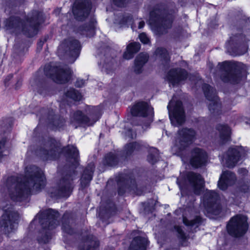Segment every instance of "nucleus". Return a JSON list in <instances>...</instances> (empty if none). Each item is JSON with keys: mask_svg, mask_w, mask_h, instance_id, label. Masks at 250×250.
<instances>
[{"mask_svg": "<svg viewBox=\"0 0 250 250\" xmlns=\"http://www.w3.org/2000/svg\"><path fill=\"white\" fill-rule=\"evenodd\" d=\"M45 185V179L42 170L35 166L25 168V176H12L6 182V187L11 199L21 202L31 194L41 191Z\"/></svg>", "mask_w": 250, "mask_h": 250, "instance_id": "f257e3e1", "label": "nucleus"}, {"mask_svg": "<svg viewBox=\"0 0 250 250\" xmlns=\"http://www.w3.org/2000/svg\"><path fill=\"white\" fill-rule=\"evenodd\" d=\"M43 21V13L34 10L27 16L10 17L5 21V26L7 30L21 32L27 37L30 38L37 34L39 25Z\"/></svg>", "mask_w": 250, "mask_h": 250, "instance_id": "f03ea898", "label": "nucleus"}, {"mask_svg": "<svg viewBox=\"0 0 250 250\" xmlns=\"http://www.w3.org/2000/svg\"><path fill=\"white\" fill-rule=\"evenodd\" d=\"M62 152L71 163L72 167H75L78 163L79 151L73 146H68L62 149L54 139H50L38 150L37 154L43 161L54 160L60 157Z\"/></svg>", "mask_w": 250, "mask_h": 250, "instance_id": "7ed1b4c3", "label": "nucleus"}, {"mask_svg": "<svg viewBox=\"0 0 250 250\" xmlns=\"http://www.w3.org/2000/svg\"><path fill=\"white\" fill-rule=\"evenodd\" d=\"M218 66L221 73L220 78L225 83H238L247 77L246 67L242 63L225 61Z\"/></svg>", "mask_w": 250, "mask_h": 250, "instance_id": "20e7f679", "label": "nucleus"}, {"mask_svg": "<svg viewBox=\"0 0 250 250\" xmlns=\"http://www.w3.org/2000/svg\"><path fill=\"white\" fill-rule=\"evenodd\" d=\"M39 223L42 229L38 240L40 243H47L51 239L50 230L55 229L58 225L59 212L51 208L42 211L38 214Z\"/></svg>", "mask_w": 250, "mask_h": 250, "instance_id": "39448f33", "label": "nucleus"}, {"mask_svg": "<svg viewBox=\"0 0 250 250\" xmlns=\"http://www.w3.org/2000/svg\"><path fill=\"white\" fill-rule=\"evenodd\" d=\"M173 16L167 14L165 10L155 8L150 13L149 23L155 33L158 35L167 32L172 26Z\"/></svg>", "mask_w": 250, "mask_h": 250, "instance_id": "423d86ee", "label": "nucleus"}, {"mask_svg": "<svg viewBox=\"0 0 250 250\" xmlns=\"http://www.w3.org/2000/svg\"><path fill=\"white\" fill-rule=\"evenodd\" d=\"M44 74L58 83H67L71 78L72 71L66 65L47 64L44 68Z\"/></svg>", "mask_w": 250, "mask_h": 250, "instance_id": "0eeeda50", "label": "nucleus"}, {"mask_svg": "<svg viewBox=\"0 0 250 250\" xmlns=\"http://www.w3.org/2000/svg\"><path fill=\"white\" fill-rule=\"evenodd\" d=\"M0 208L4 211L0 220V227L5 233H9L16 229L19 215L13 210L11 205L6 204L5 206L2 200L0 201Z\"/></svg>", "mask_w": 250, "mask_h": 250, "instance_id": "6e6552de", "label": "nucleus"}, {"mask_svg": "<svg viewBox=\"0 0 250 250\" xmlns=\"http://www.w3.org/2000/svg\"><path fill=\"white\" fill-rule=\"evenodd\" d=\"M196 132L191 128H183L177 132L175 143L172 148L174 154L180 155L182 151L192 143L195 139Z\"/></svg>", "mask_w": 250, "mask_h": 250, "instance_id": "1a4fd4ad", "label": "nucleus"}, {"mask_svg": "<svg viewBox=\"0 0 250 250\" xmlns=\"http://www.w3.org/2000/svg\"><path fill=\"white\" fill-rule=\"evenodd\" d=\"M77 176V173L74 170L66 172L57 184L56 191L54 193L51 192L52 196L68 197L73 188V181Z\"/></svg>", "mask_w": 250, "mask_h": 250, "instance_id": "9d476101", "label": "nucleus"}, {"mask_svg": "<svg viewBox=\"0 0 250 250\" xmlns=\"http://www.w3.org/2000/svg\"><path fill=\"white\" fill-rule=\"evenodd\" d=\"M131 113L133 116L142 118V122L139 125L147 127L153 121V108L146 103L141 102L134 104L131 109Z\"/></svg>", "mask_w": 250, "mask_h": 250, "instance_id": "9b49d317", "label": "nucleus"}, {"mask_svg": "<svg viewBox=\"0 0 250 250\" xmlns=\"http://www.w3.org/2000/svg\"><path fill=\"white\" fill-rule=\"evenodd\" d=\"M227 229L228 233L232 236L238 237L243 236L248 229L247 218L240 215L234 216L229 222Z\"/></svg>", "mask_w": 250, "mask_h": 250, "instance_id": "f8f14e48", "label": "nucleus"}, {"mask_svg": "<svg viewBox=\"0 0 250 250\" xmlns=\"http://www.w3.org/2000/svg\"><path fill=\"white\" fill-rule=\"evenodd\" d=\"M202 88L206 98L210 102L208 108L210 113L214 116L222 114V105L216 89L207 83H204Z\"/></svg>", "mask_w": 250, "mask_h": 250, "instance_id": "ddd939ff", "label": "nucleus"}, {"mask_svg": "<svg viewBox=\"0 0 250 250\" xmlns=\"http://www.w3.org/2000/svg\"><path fill=\"white\" fill-rule=\"evenodd\" d=\"M81 49L80 42L73 38L65 40L59 46L58 52L64 53L70 59L71 63L74 62L79 57Z\"/></svg>", "mask_w": 250, "mask_h": 250, "instance_id": "4468645a", "label": "nucleus"}, {"mask_svg": "<svg viewBox=\"0 0 250 250\" xmlns=\"http://www.w3.org/2000/svg\"><path fill=\"white\" fill-rule=\"evenodd\" d=\"M169 119L174 126L181 125L185 120V114L182 103L180 101H174V98L167 105Z\"/></svg>", "mask_w": 250, "mask_h": 250, "instance_id": "2eb2a0df", "label": "nucleus"}, {"mask_svg": "<svg viewBox=\"0 0 250 250\" xmlns=\"http://www.w3.org/2000/svg\"><path fill=\"white\" fill-rule=\"evenodd\" d=\"M204 204L208 213L217 215L221 212L219 195L215 191H206L204 197Z\"/></svg>", "mask_w": 250, "mask_h": 250, "instance_id": "dca6fc26", "label": "nucleus"}, {"mask_svg": "<svg viewBox=\"0 0 250 250\" xmlns=\"http://www.w3.org/2000/svg\"><path fill=\"white\" fill-rule=\"evenodd\" d=\"M91 8L90 0H76L73 8V13L76 19L84 20L88 16Z\"/></svg>", "mask_w": 250, "mask_h": 250, "instance_id": "f3484780", "label": "nucleus"}, {"mask_svg": "<svg viewBox=\"0 0 250 250\" xmlns=\"http://www.w3.org/2000/svg\"><path fill=\"white\" fill-rule=\"evenodd\" d=\"M208 156L205 150L199 147H195L190 152L189 163L194 168L205 166L208 162Z\"/></svg>", "mask_w": 250, "mask_h": 250, "instance_id": "a211bd4d", "label": "nucleus"}, {"mask_svg": "<svg viewBox=\"0 0 250 250\" xmlns=\"http://www.w3.org/2000/svg\"><path fill=\"white\" fill-rule=\"evenodd\" d=\"M188 76V73L186 70L177 68L170 69L166 76V79L170 84L174 86L186 80Z\"/></svg>", "mask_w": 250, "mask_h": 250, "instance_id": "6ab92c4d", "label": "nucleus"}, {"mask_svg": "<svg viewBox=\"0 0 250 250\" xmlns=\"http://www.w3.org/2000/svg\"><path fill=\"white\" fill-rule=\"evenodd\" d=\"M100 118V116H96V119H90L87 116L83 114L82 111L78 110L74 112L70 117V124L75 128L81 125H93Z\"/></svg>", "mask_w": 250, "mask_h": 250, "instance_id": "aec40b11", "label": "nucleus"}, {"mask_svg": "<svg viewBox=\"0 0 250 250\" xmlns=\"http://www.w3.org/2000/svg\"><path fill=\"white\" fill-rule=\"evenodd\" d=\"M187 179L194 193L197 195L200 194L204 186V180L202 176L200 174L190 171L187 173Z\"/></svg>", "mask_w": 250, "mask_h": 250, "instance_id": "412c9836", "label": "nucleus"}, {"mask_svg": "<svg viewBox=\"0 0 250 250\" xmlns=\"http://www.w3.org/2000/svg\"><path fill=\"white\" fill-rule=\"evenodd\" d=\"M241 153L237 147H230L223 156L224 165L228 167H233L241 158Z\"/></svg>", "mask_w": 250, "mask_h": 250, "instance_id": "4be33fe9", "label": "nucleus"}, {"mask_svg": "<svg viewBox=\"0 0 250 250\" xmlns=\"http://www.w3.org/2000/svg\"><path fill=\"white\" fill-rule=\"evenodd\" d=\"M235 180L236 176L234 173L230 171H224L218 181V188L222 190H225L229 186L232 185Z\"/></svg>", "mask_w": 250, "mask_h": 250, "instance_id": "5701e85b", "label": "nucleus"}, {"mask_svg": "<svg viewBox=\"0 0 250 250\" xmlns=\"http://www.w3.org/2000/svg\"><path fill=\"white\" fill-rule=\"evenodd\" d=\"M94 169V164L90 163L84 170L81 179V184L82 188H84L89 185L90 182L92 179Z\"/></svg>", "mask_w": 250, "mask_h": 250, "instance_id": "b1692460", "label": "nucleus"}, {"mask_svg": "<svg viewBox=\"0 0 250 250\" xmlns=\"http://www.w3.org/2000/svg\"><path fill=\"white\" fill-rule=\"evenodd\" d=\"M99 242L96 237L89 235L84 240L83 247H80L79 250H98Z\"/></svg>", "mask_w": 250, "mask_h": 250, "instance_id": "393cba45", "label": "nucleus"}, {"mask_svg": "<svg viewBox=\"0 0 250 250\" xmlns=\"http://www.w3.org/2000/svg\"><path fill=\"white\" fill-rule=\"evenodd\" d=\"M147 242L146 238L136 237L132 241L128 250H146Z\"/></svg>", "mask_w": 250, "mask_h": 250, "instance_id": "a878e982", "label": "nucleus"}, {"mask_svg": "<svg viewBox=\"0 0 250 250\" xmlns=\"http://www.w3.org/2000/svg\"><path fill=\"white\" fill-rule=\"evenodd\" d=\"M148 55L146 53H141L136 58L134 62V72L140 74L142 72L144 64L147 62Z\"/></svg>", "mask_w": 250, "mask_h": 250, "instance_id": "bb28decb", "label": "nucleus"}, {"mask_svg": "<svg viewBox=\"0 0 250 250\" xmlns=\"http://www.w3.org/2000/svg\"><path fill=\"white\" fill-rule=\"evenodd\" d=\"M216 129L219 133L220 139L222 143H225L229 140L231 130L229 126L219 124L216 126Z\"/></svg>", "mask_w": 250, "mask_h": 250, "instance_id": "cd10ccee", "label": "nucleus"}, {"mask_svg": "<svg viewBox=\"0 0 250 250\" xmlns=\"http://www.w3.org/2000/svg\"><path fill=\"white\" fill-rule=\"evenodd\" d=\"M144 146V145L140 142L128 143L126 144L124 147V153L125 157L130 156L141 150Z\"/></svg>", "mask_w": 250, "mask_h": 250, "instance_id": "c85d7f7f", "label": "nucleus"}, {"mask_svg": "<svg viewBox=\"0 0 250 250\" xmlns=\"http://www.w3.org/2000/svg\"><path fill=\"white\" fill-rule=\"evenodd\" d=\"M118 184L119 185L118 193L121 195H123L126 192L127 189L134 191L137 189L136 182L134 179L131 178L126 179L123 186H121L120 182L118 183Z\"/></svg>", "mask_w": 250, "mask_h": 250, "instance_id": "c756f323", "label": "nucleus"}, {"mask_svg": "<svg viewBox=\"0 0 250 250\" xmlns=\"http://www.w3.org/2000/svg\"><path fill=\"white\" fill-rule=\"evenodd\" d=\"M72 221V219L70 218V214L65 212L62 217V229L63 232L70 235H72L75 232L74 229L70 225Z\"/></svg>", "mask_w": 250, "mask_h": 250, "instance_id": "7c9ffc66", "label": "nucleus"}, {"mask_svg": "<svg viewBox=\"0 0 250 250\" xmlns=\"http://www.w3.org/2000/svg\"><path fill=\"white\" fill-rule=\"evenodd\" d=\"M79 31L81 34L85 35L86 37H92L95 34V23L93 21H91L88 25L85 24L79 27Z\"/></svg>", "mask_w": 250, "mask_h": 250, "instance_id": "2f4dec72", "label": "nucleus"}, {"mask_svg": "<svg viewBox=\"0 0 250 250\" xmlns=\"http://www.w3.org/2000/svg\"><path fill=\"white\" fill-rule=\"evenodd\" d=\"M118 156V155L115 153L110 152L107 154L103 161L104 164L111 167L116 166L119 161Z\"/></svg>", "mask_w": 250, "mask_h": 250, "instance_id": "473e14b6", "label": "nucleus"}, {"mask_svg": "<svg viewBox=\"0 0 250 250\" xmlns=\"http://www.w3.org/2000/svg\"><path fill=\"white\" fill-rule=\"evenodd\" d=\"M183 221L186 226L196 228L201 224L202 219L200 216H196L193 219L189 220L186 217H183Z\"/></svg>", "mask_w": 250, "mask_h": 250, "instance_id": "72a5a7b5", "label": "nucleus"}, {"mask_svg": "<svg viewBox=\"0 0 250 250\" xmlns=\"http://www.w3.org/2000/svg\"><path fill=\"white\" fill-rule=\"evenodd\" d=\"M155 54L165 63H167L169 61V56L167 50L163 48H158L155 51Z\"/></svg>", "mask_w": 250, "mask_h": 250, "instance_id": "f704fd0d", "label": "nucleus"}, {"mask_svg": "<svg viewBox=\"0 0 250 250\" xmlns=\"http://www.w3.org/2000/svg\"><path fill=\"white\" fill-rule=\"evenodd\" d=\"M31 85L41 94L42 93V89L44 88L45 81L43 79L37 78L31 82Z\"/></svg>", "mask_w": 250, "mask_h": 250, "instance_id": "c9c22d12", "label": "nucleus"}, {"mask_svg": "<svg viewBox=\"0 0 250 250\" xmlns=\"http://www.w3.org/2000/svg\"><path fill=\"white\" fill-rule=\"evenodd\" d=\"M158 150L155 148H151L147 156V161L151 164H154L158 161Z\"/></svg>", "mask_w": 250, "mask_h": 250, "instance_id": "e433bc0d", "label": "nucleus"}, {"mask_svg": "<svg viewBox=\"0 0 250 250\" xmlns=\"http://www.w3.org/2000/svg\"><path fill=\"white\" fill-rule=\"evenodd\" d=\"M65 96L76 101H79L82 99V95L74 88H70L65 93Z\"/></svg>", "mask_w": 250, "mask_h": 250, "instance_id": "4c0bfd02", "label": "nucleus"}, {"mask_svg": "<svg viewBox=\"0 0 250 250\" xmlns=\"http://www.w3.org/2000/svg\"><path fill=\"white\" fill-rule=\"evenodd\" d=\"M65 123V120L62 118H59L57 119L56 117L53 119V121L50 122L57 128H60L62 127Z\"/></svg>", "mask_w": 250, "mask_h": 250, "instance_id": "58836bf2", "label": "nucleus"}, {"mask_svg": "<svg viewBox=\"0 0 250 250\" xmlns=\"http://www.w3.org/2000/svg\"><path fill=\"white\" fill-rule=\"evenodd\" d=\"M140 49V44L139 42H133L128 44L127 49H129L134 54Z\"/></svg>", "mask_w": 250, "mask_h": 250, "instance_id": "ea45409f", "label": "nucleus"}, {"mask_svg": "<svg viewBox=\"0 0 250 250\" xmlns=\"http://www.w3.org/2000/svg\"><path fill=\"white\" fill-rule=\"evenodd\" d=\"M174 229L178 233V237L179 239H181L183 241L186 240L187 236L180 227L175 226Z\"/></svg>", "mask_w": 250, "mask_h": 250, "instance_id": "a19ab883", "label": "nucleus"}, {"mask_svg": "<svg viewBox=\"0 0 250 250\" xmlns=\"http://www.w3.org/2000/svg\"><path fill=\"white\" fill-rule=\"evenodd\" d=\"M139 39L144 44H148L150 42L149 39L145 33H141L139 35Z\"/></svg>", "mask_w": 250, "mask_h": 250, "instance_id": "79ce46f5", "label": "nucleus"}, {"mask_svg": "<svg viewBox=\"0 0 250 250\" xmlns=\"http://www.w3.org/2000/svg\"><path fill=\"white\" fill-rule=\"evenodd\" d=\"M129 0H113V2L118 7H124Z\"/></svg>", "mask_w": 250, "mask_h": 250, "instance_id": "37998d69", "label": "nucleus"}, {"mask_svg": "<svg viewBox=\"0 0 250 250\" xmlns=\"http://www.w3.org/2000/svg\"><path fill=\"white\" fill-rule=\"evenodd\" d=\"M5 142L6 140L5 139H2L0 141V160L3 156L2 153L4 151Z\"/></svg>", "mask_w": 250, "mask_h": 250, "instance_id": "c03bdc74", "label": "nucleus"}, {"mask_svg": "<svg viewBox=\"0 0 250 250\" xmlns=\"http://www.w3.org/2000/svg\"><path fill=\"white\" fill-rule=\"evenodd\" d=\"M133 56L134 54L129 49H127V51L124 54V58L126 60L131 59Z\"/></svg>", "mask_w": 250, "mask_h": 250, "instance_id": "a18cd8bd", "label": "nucleus"}, {"mask_svg": "<svg viewBox=\"0 0 250 250\" xmlns=\"http://www.w3.org/2000/svg\"><path fill=\"white\" fill-rule=\"evenodd\" d=\"M125 135L126 137L133 139L136 138V134L135 132H133L131 129H129L126 132Z\"/></svg>", "mask_w": 250, "mask_h": 250, "instance_id": "49530a36", "label": "nucleus"}, {"mask_svg": "<svg viewBox=\"0 0 250 250\" xmlns=\"http://www.w3.org/2000/svg\"><path fill=\"white\" fill-rule=\"evenodd\" d=\"M85 83V81L83 79H77L75 83V86L78 87L83 86Z\"/></svg>", "mask_w": 250, "mask_h": 250, "instance_id": "de8ad7c7", "label": "nucleus"}, {"mask_svg": "<svg viewBox=\"0 0 250 250\" xmlns=\"http://www.w3.org/2000/svg\"><path fill=\"white\" fill-rule=\"evenodd\" d=\"M239 173L245 175L247 174L248 171L246 168H241L238 169Z\"/></svg>", "mask_w": 250, "mask_h": 250, "instance_id": "09e8293b", "label": "nucleus"}, {"mask_svg": "<svg viewBox=\"0 0 250 250\" xmlns=\"http://www.w3.org/2000/svg\"><path fill=\"white\" fill-rule=\"evenodd\" d=\"M45 42V40H44L43 41H42L41 40L38 42V48H39L40 49H42L43 44H44V42Z\"/></svg>", "mask_w": 250, "mask_h": 250, "instance_id": "8fccbe9b", "label": "nucleus"}, {"mask_svg": "<svg viewBox=\"0 0 250 250\" xmlns=\"http://www.w3.org/2000/svg\"><path fill=\"white\" fill-rule=\"evenodd\" d=\"M177 183L180 189L181 190H183V188H184L183 187V186L182 185V183H181V181L180 180V179L179 178H178L177 180Z\"/></svg>", "mask_w": 250, "mask_h": 250, "instance_id": "3c124183", "label": "nucleus"}, {"mask_svg": "<svg viewBox=\"0 0 250 250\" xmlns=\"http://www.w3.org/2000/svg\"><path fill=\"white\" fill-rule=\"evenodd\" d=\"M138 28L139 29L142 28L145 25V22L143 21H141L139 22Z\"/></svg>", "mask_w": 250, "mask_h": 250, "instance_id": "603ef678", "label": "nucleus"}, {"mask_svg": "<svg viewBox=\"0 0 250 250\" xmlns=\"http://www.w3.org/2000/svg\"><path fill=\"white\" fill-rule=\"evenodd\" d=\"M12 77H13V75H12V74L9 75L7 76V77L5 79V82H6V81L10 80Z\"/></svg>", "mask_w": 250, "mask_h": 250, "instance_id": "864d4df0", "label": "nucleus"}, {"mask_svg": "<svg viewBox=\"0 0 250 250\" xmlns=\"http://www.w3.org/2000/svg\"><path fill=\"white\" fill-rule=\"evenodd\" d=\"M126 18L127 19L125 21L126 23H128L129 22V20L131 21L132 20V17L130 16H128Z\"/></svg>", "mask_w": 250, "mask_h": 250, "instance_id": "5fc2aeb1", "label": "nucleus"}, {"mask_svg": "<svg viewBox=\"0 0 250 250\" xmlns=\"http://www.w3.org/2000/svg\"><path fill=\"white\" fill-rule=\"evenodd\" d=\"M60 11H61V9H56L55 11H54V13L56 14V15H57L58 14H59L60 12Z\"/></svg>", "mask_w": 250, "mask_h": 250, "instance_id": "6e6d98bb", "label": "nucleus"}, {"mask_svg": "<svg viewBox=\"0 0 250 250\" xmlns=\"http://www.w3.org/2000/svg\"><path fill=\"white\" fill-rule=\"evenodd\" d=\"M53 116V113H51V114L50 115H49L48 117V120H52V117Z\"/></svg>", "mask_w": 250, "mask_h": 250, "instance_id": "4d7b16f0", "label": "nucleus"}, {"mask_svg": "<svg viewBox=\"0 0 250 250\" xmlns=\"http://www.w3.org/2000/svg\"><path fill=\"white\" fill-rule=\"evenodd\" d=\"M235 37H231V38H230V41H232H232H233L235 40Z\"/></svg>", "mask_w": 250, "mask_h": 250, "instance_id": "13d9d810", "label": "nucleus"}, {"mask_svg": "<svg viewBox=\"0 0 250 250\" xmlns=\"http://www.w3.org/2000/svg\"><path fill=\"white\" fill-rule=\"evenodd\" d=\"M242 35H240V37L241 38H242Z\"/></svg>", "mask_w": 250, "mask_h": 250, "instance_id": "bf43d9fd", "label": "nucleus"}]
</instances>
